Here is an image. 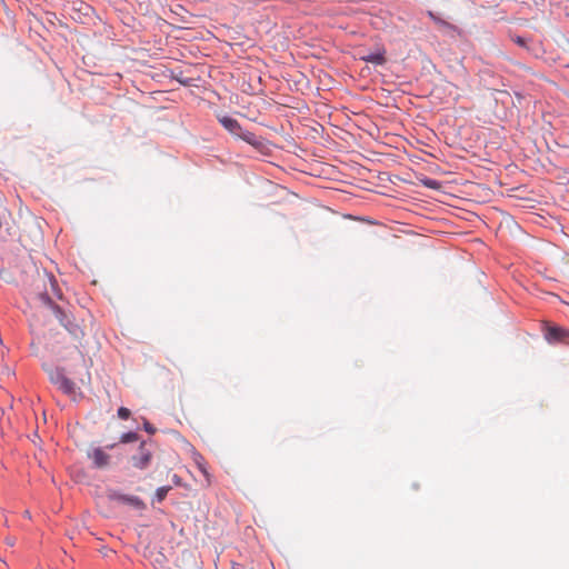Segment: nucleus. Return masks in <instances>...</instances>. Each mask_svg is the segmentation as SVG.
Listing matches in <instances>:
<instances>
[{"instance_id":"nucleus-1","label":"nucleus","mask_w":569,"mask_h":569,"mask_svg":"<svg viewBox=\"0 0 569 569\" xmlns=\"http://www.w3.org/2000/svg\"><path fill=\"white\" fill-rule=\"evenodd\" d=\"M154 442L151 440L141 441L137 451L130 457V465L138 470H146L150 467L154 455Z\"/></svg>"},{"instance_id":"nucleus-2","label":"nucleus","mask_w":569,"mask_h":569,"mask_svg":"<svg viewBox=\"0 0 569 569\" xmlns=\"http://www.w3.org/2000/svg\"><path fill=\"white\" fill-rule=\"evenodd\" d=\"M42 299L49 303L54 316L58 318L60 323L70 332V335L76 340H81L84 336L82 328L78 323L71 321L66 311L62 310L61 307L53 305L49 297L43 296Z\"/></svg>"},{"instance_id":"nucleus-3","label":"nucleus","mask_w":569,"mask_h":569,"mask_svg":"<svg viewBox=\"0 0 569 569\" xmlns=\"http://www.w3.org/2000/svg\"><path fill=\"white\" fill-rule=\"evenodd\" d=\"M50 381L57 386L59 390L69 397L76 398L77 388L73 381L66 377L63 371L59 368H51L48 370Z\"/></svg>"},{"instance_id":"nucleus-4","label":"nucleus","mask_w":569,"mask_h":569,"mask_svg":"<svg viewBox=\"0 0 569 569\" xmlns=\"http://www.w3.org/2000/svg\"><path fill=\"white\" fill-rule=\"evenodd\" d=\"M108 497L112 501H117V502L123 503V505H129L136 509L144 508L143 501L136 496H128V495L119 493L117 491H109Z\"/></svg>"},{"instance_id":"nucleus-5","label":"nucleus","mask_w":569,"mask_h":569,"mask_svg":"<svg viewBox=\"0 0 569 569\" xmlns=\"http://www.w3.org/2000/svg\"><path fill=\"white\" fill-rule=\"evenodd\" d=\"M545 338L549 342H565L569 338V330L559 326H548L545 331Z\"/></svg>"},{"instance_id":"nucleus-6","label":"nucleus","mask_w":569,"mask_h":569,"mask_svg":"<svg viewBox=\"0 0 569 569\" xmlns=\"http://www.w3.org/2000/svg\"><path fill=\"white\" fill-rule=\"evenodd\" d=\"M88 457L92 460L96 468H106L110 463V456L101 448H93L88 452Z\"/></svg>"},{"instance_id":"nucleus-7","label":"nucleus","mask_w":569,"mask_h":569,"mask_svg":"<svg viewBox=\"0 0 569 569\" xmlns=\"http://www.w3.org/2000/svg\"><path fill=\"white\" fill-rule=\"evenodd\" d=\"M219 121L223 126V128L227 129L233 136L238 137V134H240L242 128L236 119L226 116L219 118Z\"/></svg>"},{"instance_id":"nucleus-8","label":"nucleus","mask_w":569,"mask_h":569,"mask_svg":"<svg viewBox=\"0 0 569 569\" xmlns=\"http://www.w3.org/2000/svg\"><path fill=\"white\" fill-rule=\"evenodd\" d=\"M385 50H378L376 52H370L367 56H363L361 59L366 62H370L377 66L383 64L386 62Z\"/></svg>"},{"instance_id":"nucleus-9","label":"nucleus","mask_w":569,"mask_h":569,"mask_svg":"<svg viewBox=\"0 0 569 569\" xmlns=\"http://www.w3.org/2000/svg\"><path fill=\"white\" fill-rule=\"evenodd\" d=\"M238 137L240 139H242L243 141H246L247 143L253 146V147H259L261 144V141L259 140V138L253 133V132H250V131H247V130H241L240 131V134H238Z\"/></svg>"},{"instance_id":"nucleus-10","label":"nucleus","mask_w":569,"mask_h":569,"mask_svg":"<svg viewBox=\"0 0 569 569\" xmlns=\"http://www.w3.org/2000/svg\"><path fill=\"white\" fill-rule=\"evenodd\" d=\"M194 462L199 470L201 471V473L209 480V472L203 457L201 455H196Z\"/></svg>"},{"instance_id":"nucleus-11","label":"nucleus","mask_w":569,"mask_h":569,"mask_svg":"<svg viewBox=\"0 0 569 569\" xmlns=\"http://www.w3.org/2000/svg\"><path fill=\"white\" fill-rule=\"evenodd\" d=\"M138 440V435L136 432H126L120 437V442L129 443Z\"/></svg>"},{"instance_id":"nucleus-12","label":"nucleus","mask_w":569,"mask_h":569,"mask_svg":"<svg viewBox=\"0 0 569 569\" xmlns=\"http://www.w3.org/2000/svg\"><path fill=\"white\" fill-rule=\"evenodd\" d=\"M170 489H171V487H169V486L158 488L156 491L157 501L161 502L166 498V496Z\"/></svg>"},{"instance_id":"nucleus-13","label":"nucleus","mask_w":569,"mask_h":569,"mask_svg":"<svg viewBox=\"0 0 569 569\" xmlns=\"http://www.w3.org/2000/svg\"><path fill=\"white\" fill-rule=\"evenodd\" d=\"M428 16L429 18L435 21L437 24L439 26H443V27H447L449 26L445 20L440 19L439 17H437L432 11H428Z\"/></svg>"},{"instance_id":"nucleus-14","label":"nucleus","mask_w":569,"mask_h":569,"mask_svg":"<svg viewBox=\"0 0 569 569\" xmlns=\"http://www.w3.org/2000/svg\"><path fill=\"white\" fill-rule=\"evenodd\" d=\"M130 415H131L130 410L128 408H126V407H120L118 409V417L120 419L126 420V419H128L130 417Z\"/></svg>"},{"instance_id":"nucleus-15","label":"nucleus","mask_w":569,"mask_h":569,"mask_svg":"<svg viewBox=\"0 0 569 569\" xmlns=\"http://www.w3.org/2000/svg\"><path fill=\"white\" fill-rule=\"evenodd\" d=\"M513 41L520 47H527V40L522 37H515Z\"/></svg>"},{"instance_id":"nucleus-16","label":"nucleus","mask_w":569,"mask_h":569,"mask_svg":"<svg viewBox=\"0 0 569 569\" xmlns=\"http://www.w3.org/2000/svg\"><path fill=\"white\" fill-rule=\"evenodd\" d=\"M425 184H426L427 187H429V188H433V189H435V188H437V187H438V184H439V183H438L436 180H428V181H426V183H425Z\"/></svg>"},{"instance_id":"nucleus-17","label":"nucleus","mask_w":569,"mask_h":569,"mask_svg":"<svg viewBox=\"0 0 569 569\" xmlns=\"http://www.w3.org/2000/svg\"><path fill=\"white\" fill-rule=\"evenodd\" d=\"M144 428L149 433L156 432V429L153 427H151L148 422L144 425Z\"/></svg>"},{"instance_id":"nucleus-18","label":"nucleus","mask_w":569,"mask_h":569,"mask_svg":"<svg viewBox=\"0 0 569 569\" xmlns=\"http://www.w3.org/2000/svg\"><path fill=\"white\" fill-rule=\"evenodd\" d=\"M50 281H51L52 286H54L56 280H53V278H50Z\"/></svg>"}]
</instances>
